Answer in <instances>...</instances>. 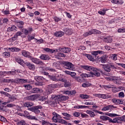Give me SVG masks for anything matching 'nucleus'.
<instances>
[{
  "instance_id": "a211bd4d",
  "label": "nucleus",
  "mask_w": 125,
  "mask_h": 125,
  "mask_svg": "<svg viewBox=\"0 0 125 125\" xmlns=\"http://www.w3.org/2000/svg\"><path fill=\"white\" fill-rule=\"evenodd\" d=\"M103 66V69L105 71V72H111V68H110L109 64H101Z\"/></svg>"
},
{
  "instance_id": "13d9d810",
  "label": "nucleus",
  "mask_w": 125,
  "mask_h": 125,
  "mask_svg": "<svg viewBox=\"0 0 125 125\" xmlns=\"http://www.w3.org/2000/svg\"><path fill=\"white\" fill-rule=\"evenodd\" d=\"M107 116L109 117H118L119 115L116 113H108Z\"/></svg>"
},
{
  "instance_id": "37998d69",
  "label": "nucleus",
  "mask_w": 125,
  "mask_h": 125,
  "mask_svg": "<svg viewBox=\"0 0 125 125\" xmlns=\"http://www.w3.org/2000/svg\"><path fill=\"white\" fill-rule=\"evenodd\" d=\"M74 80L79 82V83H82L83 82V78H81L80 76L74 77Z\"/></svg>"
},
{
  "instance_id": "58836bf2",
  "label": "nucleus",
  "mask_w": 125,
  "mask_h": 125,
  "mask_svg": "<svg viewBox=\"0 0 125 125\" xmlns=\"http://www.w3.org/2000/svg\"><path fill=\"white\" fill-rule=\"evenodd\" d=\"M55 87H56V84H51L48 86V89L52 91L53 90H54Z\"/></svg>"
},
{
  "instance_id": "9b49d317",
  "label": "nucleus",
  "mask_w": 125,
  "mask_h": 125,
  "mask_svg": "<svg viewBox=\"0 0 125 125\" xmlns=\"http://www.w3.org/2000/svg\"><path fill=\"white\" fill-rule=\"evenodd\" d=\"M103 41L104 42H106L107 43H111V42H113V38L111 36H106L103 38Z\"/></svg>"
},
{
  "instance_id": "0eeeda50",
  "label": "nucleus",
  "mask_w": 125,
  "mask_h": 125,
  "mask_svg": "<svg viewBox=\"0 0 125 125\" xmlns=\"http://www.w3.org/2000/svg\"><path fill=\"white\" fill-rule=\"evenodd\" d=\"M83 56L84 57H87V58H88V59L90 61H92L93 62V61H95L96 59H97V58H95L94 56H93V55L83 54Z\"/></svg>"
},
{
  "instance_id": "49530a36",
  "label": "nucleus",
  "mask_w": 125,
  "mask_h": 125,
  "mask_svg": "<svg viewBox=\"0 0 125 125\" xmlns=\"http://www.w3.org/2000/svg\"><path fill=\"white\" fill-rule=\"evenodd\" d=\"M120 90H122L120 87H114L112 88V91L113 92H118V91H120Z\"/></svg>"
},
{
  "instance_id": "1a4fd4ad",
  "label": "nucleus",
  "mask_w": 125,
  "mask_h": 125,
  "mask_svg": "<svg viewBox=\"0 0 125 125\" xmlns=\"http://www.w3.org/2000/svg\"><path fill=\"white\" fill-rule=\"evenodd\" d=\"M113 109H116V106H114L113 105H108L104 107L102 109V111H111Z\"/></svg>"
},
{
  "instance_id": "f03ea898",
  "label": "nucleus",
  "mask_w": 125,
  "mask_h": 125,
  "mask_svg": "<svg viewBox=\"0 0 125 125\" xmlns=\"http://www.w3.org/2000/svg\"><path fill=\"white\" fill-rule=\"evenodd\" d=\"M101 31L98 30L97 29H92L88 32H85L83 34V36L86 38V37H88V36H91V35H101Z\"/></svg>"
},
{
  "instance_id": "774afa93",
  "label": "nucleus",
  "mask_w": 125,
  "mask_h": 125,
  "mask_svg": "<svg viewBox=\"0 0 125 125\" xmlns=\"http://www.w3.org/2000/svg\"><path fill=\"white\" fill-rule=\"evenodd\" d=\"M49 123V122H48L43 121L42 123V125H48Z\"/></svg>"
},
{
  "instance_id": "dca6fc26",
  "label": "nucleus",
  "mask_w": 125,
  "mask_h": 125,
  "mask_svg": "<svg viewBox=\"0 0 125 125\" xmlns=\"http://www.w3.org/2000/svg\"><path fill=\"white\" fill-rule=\"evenodd\" d=\"M2 74H6V75H8V76H14L16 74V70L13 69L11 71H7V72H1Z\"/></svg>"
},
{
  "instance_id": "c03bdc74",
  "label": "nucleus",
  "mask_w": 125,
  "mask_h": 125,
  "mask_svg": "<svg viewBox=\"0 0 125 125\" xmlns=\"http://www.w3.org/2000/svg\"><path fill=\"white\" fill-rule=\"evenodd\" d=\"M16 29H17V27L15 26V25H12L11 27L8 28L7 30L8 31H16Z\"/></svg>"
},
{
  "instance_id": "cd10ccee",
  "label": "nucleus",
  "mask_w": 125,
  "mask_h": 125,
  "mask_svg": "<svg viewBox=\"0 0 125 125\" xmlns=\"http://www.w3.org/2000/svg\"><path fill=\"white\" fill-rule=\"evenodd\" d=\"M86 113V114H88V115H89L91 118H94V117H95V114H94V112L91 110H87Z\"/></svg>"
},
{
  "instance_id": "6ab92c4d",
  "label": "nucleus",
  "mask_w": 125,
  "mask_h": 125,
  "mask_svg": "<svg viewBox=\"0 0 125 125\" xmlns=\"http://www.w3.org/2000/svg\"><path fill=\"white\" fill-rule=\"evenodd\" d=\"M98 59L100 62H101V63H106V61H107V57L104 55L100 58H98Z\"/></svg>"
},
{
  "instance_id": "473e14b6",
  "label": "nucleus",
  "mask_w": 125,
  "mask_h": 125,
  "mask_svg": "<svg viewBox=\"0 0 125 125\" xmlns=\"http://www.w3.org/2000/svg\"><path fill=\"white\" fill-rule=\"evenodd\" d=\"M17 81L19 83H27L28 80L23 79H18Z\"/></svg>"
},
{
  "instance_id": "ea45409f",
  "label": "nucleus",
  "mask_w": 125,
  "mask_h": 125,
  "mask_svg": "<svg viewBox=\"0 0 125 125\" xmlns=\"http://www.w3.org/2000/svg\"><path fill=\"white\" fill-rule=\"evenodd\" d=\"M27 118L28 119V120H35V121H38V118L32 115L27 116Z\"/></svg>"
},
{
  "instance_id": "4c0bfd02",
  "label": "nucleus",
  "mask_w": 125,
  "mask_h": 125,
  "mask_svg": "<svg viewBox=\"0 0 125 125\" xmlns=\"http://www.w3.org/2000/svg\"><path fill=\"white\" fill-rule=\"evenodd\" d=\"M60 57H66V55L63 53H59L57 55V58L58 59H61Z\"/></svg>"
},
{
  "instance_id": "6e6d98bb",
  "label": "nucleus",
  "mask_w": 125,
  "mask_h": 125,
  "mask_svg": "<svg viewBox=\"0 0 125 125\" xmlns=\"http://www.w3.org/2000/svg\"><path fill=\"white\" fill-rule=\"evenodd\" d=\"M103 87H104V89H108L109 88H112V85H103Z\"/></svg>"
},
{
  "instance_id": "2f4dec72",
  "label": "nucleus",
  "mask_w": 125,
  "mask_h": 125,
  "mask_svg": "<svg viewBox=\"0 0 125 125\" xmlns=\"http://www.w3.org/2000/svg\"><path fill=\"white\" fill-rule=\"evenodd\" d=\"M82 79H85V78H90L91 77V74H88L86 73H83L80 75Z\"/></svg>"
},
{
  "instance_id": "f3484780",
  "label": "nucleus",
  "mask_w": 125,
  "mask_h": 125,
  "mask_svg": "<svg viewBox=\"0 0 125 125\" xmlns=\"http://www.w3.org/2000/svg\"><path fill=\"white\" fill-rule=\"evenodd\" d=\"M31 93H42V89H40L39 88H33L30 91Z\"/></svg>"
},
{
  "instance_id": "2eb2a0df",
  "label": "nucleus",
  "mask_w": 125,
  "mask_h": 125,
  "mask_svg": "<svg viewBox=\"0 0 125 125\" xmlns=\"http://www.w3.org/2000/svg\"><path fill=\"white\" fill-rule=\"evenodd\" d=\"M21 53L23 56L26 57V58L30 59L32 56H31V53L30 52L24 50L22 51Z\"/></svg>"
},
{
  "instance_id": "e2e57ef3",
  "label": "nucleus",
  "mask_w": 125,
  "mask_h": 125,
  "mask_svg": "<svg viewBox=\"0 0 125 125\" xmlns=\"http://www.w3.org/2000/svg\"><path fill=\"white\" fill-rule=\"evenodd\" d=\"M124 96H125V93H124V92H120L119 93V97H120V98H124Z\"/></svg>"
},
{
  "instance_id": "393cba45",
  "label": "nucleus",
  "mask_w": 125,
  "mask_h": 125,
  "mask_svg": "<svg viewBox=\"0 0 125 125\" xmlns=\"http://www.w3.org/2000/svg\"><path fill=\"white\" fill-rule=\"evenodd\" d=\"M100 119L101 120H102V121H104L105 122L108 121V123H110V118L108 116H106L105 115H102L100 116Z\"/></svg>"
},
{
  "instance_id": "a19ab883",
  "label": "nucleus",
  "mask_w": 125,
  "mask_h": 125,
  "mask_svg": "<svg viewBox=\"0 0 125 125\" xmlns=\"http://www.w3.org/2000/svg\"><path fill=\"white\" fill-rule=\"evenodd\" d=\"M80 97L82 98V99H87L89 98V95H84V94H81L80 95Z\"/></svg>"
},
{
  "instance_id": "e433bc0d",
  "label": "nucleus",
  "mask_w": 125,
  "mask_h": 125,
  "mask_svg": "<svg viewBox=\"0 0 125 125\" xmlns=\"http://www.w3.org/2000/svg\"><path fill=\"white\" fill-rule=\"evenodd\" d=\"M107 10H108V9L104 8L103 9L102 11H98V13L101 15L104 16L105 14H106V11H107Z\"/></svg>"
},
{
  "instance_id": "4be33fe9",
  "label": "nucleus",
  "mask_w": 125,
  "mask_h": 125,
  "mask_svg": "<svg viewBox=\"0 0 125 125\" xmlns=\"http://www.w3.org/2000/svg\"><path fill=\"white\" fill-rule=\"evenodd\" d=\"M43 50L49 53H54L55 52H57V50H54V49H52L49 48H44Z\"/></svg>"
},
{
  "instance_id": "5fc2aeb1",
  "label": "nucleus",
  "mask_w": 125,
  "mask_h": 125,
  "mask_svg": "<svg viewBox=\"0 0 125 125\" xmlns=\"http://www.w3.org/2000/svg\"><path fill=\"white\" fill-rule=\"evenodd\" d=\"M0 121H1V122H3L4 123H6V122H7L6 118L3 117L1 115H0Z\"/></svg>"
},
{
  "instance_id": "69168bd1",
  "label": "nucleus",
  "mask_w": 125,
  "mask_h": 125,
  "mask_svg": "<svg viewBox=\"0 0 125 125\" xmlns=\"http://www.w3.org/2000/svg\"><path fill=\"white\" fill-rule=\"evenodd\" d=\"M118 33H125V28H119Z\"/></svg>"
},
{
  "instance_id": "c9c22d12",
  "label": "nucleus",
  "mask_w": 125,
  "mask_h": 125,
  "mask_svg": "<svg viewBox=\"0 0 125 125\" xmlns=\"http://www.w3.org/2000/svg\"><path fill=\"white\" fill-rule=\"evenodd\" d=\"M34 105V103L32 102H26L24 104V107H27L28 108V107H32V106Z\"/></svg>"
},
{
  "instance_id": "bb28decb",
  "label": "nucleus",
  "mask_w": 125,
  "mask_h": 125,
  "mask_svg": "<svg viewBox=\"0 0 125 125\" xmlns=\"http://www.w3.org/2000/svg\"><path fill=\"white\" fill-rule=\"evenodd\" d=\"M101 98L102 99H108L109 98H112V95L101 94Z\"/></svg>"
},
{
  "instance_id": "72a5a7b5",
  "label": "nucleus",
  "mask_w": 125,
  "mask_h": 125,
  "mask_svg": "<svg viewBox=\"0 0 125 125\" xmlns=\"http://www.w3.org/2000/svg\"><path fill=\"white\" fill-rule=\"evenodd\" d=\"M120 120L118 118H114L113 120L110 118L109 123H112V124H116V123H120Z\"/></svg>"
},
{
  "instance_id": "603ef678",
  "label": "nucleus",
  "mask_w": 125,
  "mask_h": 125,
  "mask_svg": "<svg viewBox=\"0 0 125 125\" xmlns=\"http://www.w3.org/2000/svg\"><path fill=\"white\" fill-rule=\"evenodd\" d=\"M114 81H115L116 83H121V78L120 77H116L115 79H114Z\"/></svg>"
},
{
  "instance_id": "412c9836",
  "label": "nucleus",
  "mask_w": 125,
  "mask_h": 125,
  "mask_svg": "<svg viewBox=\"0 0 125 125\" xmlns=\"http://www.w3.org/2000/svg\"><path fill=\"white\" fill-rule=\"evenodd\" d=\"M60 82H62V83H64V87H69V86L71 85L70 83H68L67 82V80L65 79H63L62 78L61 80H60Z\"/></svg>"
},
{
  "instance_id": "c85d7f7f",
  "label": "nucleus",
  "mask_w": 125,
  "mask_h": 125,
  "mask_svg": "<svg viewBox=\"0 0 125 125\" xmlns=\"http://www.w3.org/2000/svg\"><path fill=\"white\" fill-rule=\"evenodd\" d=\"M22 34V32L20 31L17 32L15 34V35L14 36V37L12 38V40H13L14 41H15V40H17L18 37H19V36H21Z\"/></svg>"
},
{
  "instance_id": "7ed1b4c3",
  "label": "nucleus",
  "mask_w": 125,
  "mask_h": 125,
  "mask_svg": "<svg viewBox=\"0 0 125 125\" xmlns=\"http://www.w3.org/2000/svg\"><path fill=\"white\" fill-rule=\"evenodd\" d=\"M61 64L63 65L65 69L71 70V71L74 70V64H73L71 62L63 61L62 62Z\"/></svg>"
},
{
  "instance_id": "c756f323",
  "label": "nucleus",
  "mask_w": 125,
  "mask_h": 125,
  "mask_svg": "<svg viewBox=\"0 0 125 125\" xmlns=\"http://www.w3.org/2000/svg\"><path fill=\"white\" fill-rule=\"evenodd\" d=\"M15 59L16 62L19 63V64H20V65H23V64H24V61L22 59L20 58H16Z\"/></svg>"
},
{
  "instance_id": "4d7b16f0",
  "label": "nucleus",
  "mask_w": 125,
  "mask_h": 125,
  "mask_svg": "<svg viewBox=\"0 0 125 125\" xmlns=\"http://www.w3.org/2000/svg\"><path fill=\"white\" fill-rule=\"evenodd\" d=\"M39 101H42V102L43 101H45L46 100V98L44 96H41L39 98Z\"/></svg>"
},
{
  "instance_id": "052dcab7",
  "label": "nucleus",
  "mask_w": 125,
  "mask_h": 125,
  "mask_svg": "<svg viewBox=\"0 0 125 125\" xmlns=\"http://www.w3.org/2000/svg\"><path fill=\"white\" fill-rule=\"evenodd\" d=\"M69 98L68 97L62 96L61 97V100H63V101H66V100H68V99Z\"/></svg>"
},
{
  "instance_id": "ddd939ff",
  "label": "nucleus",
  "mask_w": 125,
  "mask_h": 125,
  "mask_svg": "<svg viewBox=\"0 0 125 125\" xmlns=\"http://www.w3.org/2000/svg\"><path fill=\"white\" fill-rule=\"evenodd\" d=\"M104 54V51H94L92 52V55L95 57V58L98 59V57L97 56L98 54Z\"/></svg>"
},
{
  "instance_id": "423d86ee",
  "label": "nucleus",
  "mask_w": 125,
  "mask_h": 125,
  "mask_svg": "<svg viewBox=\"0 0 125 125\" xmlns=\"http://www.w3.org/2000/svg\"><path fill=\"white\" fill-rule=\"evenodd\" d=\"M25 65L29 70H31V71H35V70H36V65L33 63L30 62H26L25 63Z\"/></svg>"
},
{
  "instance_id": "7c9ffc66",
  "label": "nucleus",
  "mask_w": 125,
  "mask_h": 125,
  "mask_svg": "<svg viewBox=\"0 0 125 125\" xmlns=\"http://www.w3.org/2000/svg\"><path fill=\"white\" fill-rule=\"evenodd\" d=\"M9 49L12 51V52H18L19 51H20L21 49L17 47H11V48H9Z\"/></svg>"
},
{
  "instance_id": "4468645a",
  "label": "nucleus",
  "mask_w": 125,
  "mask_h": 125,
  "mask_svg": "<svg viewBox=\"0 0 125 125\" xmlns=\"http://www.w3.org/2000/svg\"><path fill=\"white\" fill-rule=\"evenodd\" d=\"M64 34L63 31H56L54 33V36L56 38H61V37H63Z\"/></svg>"
},
{
  "instance_id": "a878e982",
  "label": "nucleus",
  "mask_w": 125,
  "mask_h": 125,
  "mask_svg": "<svg viewBox=\"0 0 125 125\" xmlns=\"http://www.w3.org/2000/svg\"><path fill=\"white\" fill-rule=\"evenodd\" d=\"M61 51L64 53H68L71 51V48L69 47H63L61 49Z\"/></svg>"
},
{
  "instance_id": "0e129e2a",
  "label": "nucleus",
  "mask_w": 125,
  "mask_h": 125,
  "mask_svg": "<svg viewBox=\"0 0 125 125\" xmlns=\"http://www.w3.org/2000/svg\"><path fill=\"white\" fill-rule=\"evenodd\" d=\"M26 122L24 121H21L18 123V125H25Z\"/></svg>"
},
{
  "instance_id": "20e7f679",
  "label": "nucleus",
  "mask_w": 125,
  "mask_h": 125,
  "mask_svg": "<svg viewBox=\"0 0 125 125\" xmlns=\"http://www.w3.org/2000/svg\"><path fill=\"white\" fill-rule=\"evenodd\" d=\"M40 109H42V106L41 105L34 106L32 107H30L28 110L31 111V112H33V113L35 114H39L41 112Z\"/></svg>"
},
{
  "instance_id": "09e8293b",
  "label": "nucleus",
  "mask_w": 125,
  "mask_h": 125,
  "mask_svg": "<svg viewBox=\"0 0 125 125\" xmlns=\"http://www.w3.org/2000/svg\"><path fill=\"white\" fill-rule=\"evenodd\" d=\"M52 100H54L55 101L56 103H57V102H58V100L59 99V98L58 96L53 95L52 96Z\"/></svg>"
},
{
  "instance_id": "680f3d73",
  "label": "nucleus",
  "mask_w": 125,
  "mask_h": 125,
  "mask_svg": "<svg viewBox=\"0 0 125 125\" xmlns=\"http://www.w3.org/2000/svg\"><path fill=\"white\" fill-rule=\"evenodd\" d=\"M37 82L38 83H42V80H43V78L42 76H39L37 78Z\"/></svg>"
},
{
  "instance_id": "6e6552de",
  "label": "nucleus",
  "mask_w": 125,
  "mask_h": 125,
  "mask_svg": "<svg viewBox=\"0 0 125 125\" xmlns=\"http://www.w3.org/2000/svg\"><path fill=\"white\" fill-rule=\"evenodd\" d=\"M53 115L54 116L52 118V121H54V123H58V121L61 118V116L55 112H53Z\"/></svg>"
},
{
  "instance_id": "3c124183",
  "label": "nucleus",
  "mask_w": 125,
  "mask_h": 125,
  "mask_svg": "<svg viewBox=\"0 0 125 125\" xmlns=\"http://www.w3.org/2000/svg\"><path fill=\"white\" fill-rule=\"evenodd\" d=\"M25 89H27V90H30V89H32V85L31 84H27V85H24L23 86Z\"/></svg>"
},
{
  "instance_id": "5701e85b",
  "label": "nucleus",
  "mask_w": 125,
  "mask_h": 125,
  "mask_svg": "<svg viewBox=\"0 0 125 125\" xmlns=\"http://www.w3.org/2000/svg\"><path fill=\"white\" fill-rule=\"evenodd\" d=\"M39 58L42 60H49V59H50L49 56L46 54L41 55V56H40Z\"/></svg>"
},
{
  "instance_id": "f704fd0d",
  "label": "nucleus",
  "mask_w": 125,
  "mask_h": 125,
  "mask_svg": "<svg viewBox=\"0 0 125 125\" xmlns=\"http://www.w3.org/2000/svg\"><path fill=\"white\" fill-rule=\"evenodd\" d=\"M44 71H50V72H56V70L50 67L46 66L44 68Z\"/></svg>"
},
{
  "instance_id": "a18cd8bd",
  "label": "nucleus",
  "mask_w": 125,
  "mask_h": 125,
  "mask_svg": "<svg viewBox=\"0 0 125 125\" xmlns=\"http://www.w3.org/2000/svg\"><path fill=\"white\" fill-rule=\"evenodd\" d=\"M53 19L55 21V22H60V21H62V19L61 18H58L57 17H54L53 18Z\"/></svg>"
},
{
  "instance_id": "79ce46f5",
  "label": "nucleus",
  "mask_w": 125,
  "mask_h": 125,
  "mask_svg": "<svg viewBox=\"0 0 125 125\" xmlns=\"http://www.w3.org/2000/svg\"><path fill=\"white\" fill-rule=\"evenodd\" d=\"M17 25L20 29H21L23 27V25H24V22H23V21H21Z\"/></svg>"
},
{
  "instance_id": "de8ad7c7",
  "label": "nucleus",
  "mask_w": 125,
  "mask_h": 125,
  "mask_svg": "<svg viewBox=\"0 0 125 125\" xmlns=\"http://www.w3.org/2000/svg\"><path fill=\"white\" fill-rule=\"evenodd\" d=\"M3 55L6 58L10 57V53L9 52H4Z\"/></svg>"
},
{
  "instance_id": "aec40b11",
  "label": "nucleus",
  "mask_w": 125,
  "mask_h": 125,
  "mask_svg": "<svg viewBox=\"0 0 125 125\" xmlns=\"http://www.w3.org/2000/svg\"><path fill=\"white\" fill-rule=\"evenodd\" d=\"M112 103H115V104H123L124 102L122 100L113 98L111 100Z\"/></svg>"
},
{
  "instance_id": "b1692460",
  "label": "nucleus",
  "mask_w": 125,
  "mask_h": 125,
  "mask_svg": "<svg viewBox=\"0 0 125 125\" xmlns=\"http://www.w3.org/2000/svg\"><path fill=\"white\" fill-rule=\"evenodd\" d=\"M63 31L65 32L66 35H72V34H73L72 29L66 28L64 29Z\"/></svg>"
},
{
  "instance_id": "39448f33",
  "label": "nucleus",
  "mask_w": 125,
  "mask_h": 125,
  "mask_svg": "<svg viewBox=\"0 0 125 125\" xmlns=\"http://www.w3.org/2000/svg\"><path fill=\"white\" fill-rule=\"evenodd\" d=\"M29 59L32 61V62L34 63V64H36L37 65H43V62L40 61L39 59L31 56Z\"/></svg>"
},
{
  "instance_id": "f257e3e1",
  "label": "nucleus",
  "mask_w": 125,
  "mask_h": 125,
  "mask_svg": "<svg viewBox=\"0 0 125 125\" xmlns=\"http://www.w3.org/2000/svg\"><path fill=\"white\" fill-rule=\"evenodd\" d=\"M80 67L81 68H82V69H83V70L90 72V74L92 75V77L93 76L97 77H100V69H99L98 68L87 65H81Z\"/></svg>"
},
{
  "instance_id": "338daca9",
  "label": "nucleus",
  "mask_w": 125,
  "mask_h": 125,
  "mask_svg": "<svg viewBox=\"0 0 125 125\" xmlns=\"http://www.w3.org/2000/svg\"><path fill=\"white\" fill-rule=\"evenodd\" d=\"M53 67L54 68H56V69H58V67H59V64L57 63V62H54L53 63Z\"/></svg>"
},
{
  "instance_id": "f8f14e48",
  "label": "nucleus",
  "mask_w": 125,
  "mask_h": 125,
  "mask_svg": "<svg viewBox=\"0 0 125 125\" xmlns=\"http://www.w3.org/2000/svg\"><path fill=\"white\" fill-rule=\"evenodd\" d=\"M39 98V95H32L26 97V99L27 100H30L31 101H35L36 99H38Z\"/></svg>"
},
{
  "instance_id": "9d476101",
  "label": "nucleus",
  "mask_w": 125,
  "mask_h": 125,
  "mask_svg": "<svg viewBox=\"0 0 125 125\" xmlns=\"http://www.w3.org/2000/svg\"><path fill=\"white\" fill-rule=\"evenodd\" d=\"M61 74L57 75L56 77L58 78H57L56 77L54 76H49V78L52 81H54V82H60V80L62 79V78H61Z\"/></svg>"
},
{
  "instance_id": "864d4df0",
  "label": "nucleus",
  "mask_w": 125,
  "mask_h": 125,
  "mask_svg": "<svg viewBox=\"0 0 125 125\" xmlns=\"http://www.w3.org/2000/svg\"><path fill=\"white\" fill-rule=\"evenodd\" d=\"M111 58L114 60V61H116L118 60V56L117 54H112L111 56Z\"/></svg>"
},
{
  "instance_id": "bf43d9fd",
  "label": "nucleus",
  "mask_w": 125,
  "mask_h": 125,
  "mask_svg": "<svg viewBox=\"0 0 125 125\" xmlns=\"http://www.w3.org/2000/svg\"><path fill=\"white\" fill-rule=\"evenodd\" d=\"M88 86H90L89 83L87 82H86L85 83H83L82 84V87H88Z\"/></svg>"
},
{
  "instance_id": "8fccbe9b",
  "label": "nucleus",
  "mask_w": 125,
  "mask_h": 125,
  "mask_svg": "<svg viewBox=\"0 0 125 125\" xmlns=\"http://www.w3.org/2000/svg\"><path fill=\"white\" fill-rule=\"evenodd\" d=\"M58 123L62 125H65V124H67V121L63 119H59Z\"/></svg>"
}]
</instances>
